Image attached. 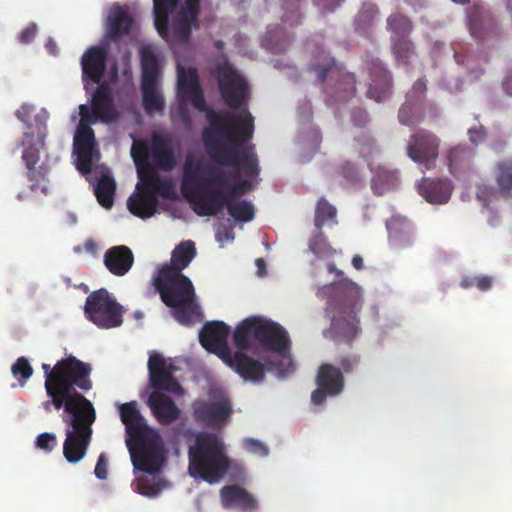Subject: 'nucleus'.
Listing matches in <instances>:
<instances>
[{"label": "nucleus", "mask_w": 512, "mask_h": 512, "mask_svg": "<svg viewBox=\"0 0 512 512\" xmlns=\"http://www.w3.org/2000/svg\"><path fill=\"white\" fill-rule=\"evenodd\" d=\"M189 100L195 109L206 113L208 126L203 130L202 137L210 159L217 165L233 167L248 178L259 174L258 159L254 145H245L254 133V118L246 110L242 120L234 113L209 108L201 86L182 97Z\"/></svg>", "instance_id": "f257e3e1"}, {"label": "nucleus", "mask_w": 512, "mask_h": 512, "mask_svg": "<svg viewBox=\"0 0 512 512\" xmlns=\"http://www.w3.org/2000/svg\"><path fill=\"white\" fill-rule=\"evenodd\" d=\"M226 176H232V173H226L221 168L208 167L200 158L187 157L183 164L182 194L198 216H214L226 207L235 221H252L255 209L250 201L232 198L222 190L209 189L212 185L224 186Z\"/></svg>", "instance_id": "f03ea898"}, {"label": "nucleus", "mask_w": 512, "mask_h": 512, "mask_svg": "<svg viewBox=\"0 0 512 512\" xmlns=\"http://www.w3.org/2000/svg\"><path fill=\"white\" fill-rule=\"evenodd\" d=\"M92 366L75 356H68L58 360L55 364V373L51 383L55 384L51 400L42 403L43 408L50 412L51 408L63 412L95 410L92 402L77 391L92 389L90 378Z\"/></svg>", "instance_id": "7ed1b4c3"}, {"label": "nucleus", "mask_w": 512, "mask_h": 512, "mask_svg": "<svg viewBox=\"0 0 512 512\" xmlns=\"http://www.w3.org/2000/svg\"><path fill=\"white\" fill-rule=\"evenodd\" d=\"M34 108L30 104H23L16 110L15 116L26 124L27 130L21 140L22 160L27 169L26 177L30 182L29 189L32 192L41 191L48 194V174L50 172L49 155L45 147V139L48 133L47 121L49 113L42 109L34 117V125L29 123Z\"/></svg>", "instance_id": "20e7f679"}, {"label": "nucleus", "mask_w": 512, "mask_h": 512, "mask_svg": "<svg viewBox=\"0 0 512 512\" xmlns=\"http://www.w3.org/2000/svg\"><path fill=\"white\" fill-rule=\"evenodd\" d=\"M153 285L162 302L173 309L172 315L181 325L191 326L202 320L193 283L183 273L160 268L153 279Z\"/></svg>", "instance_id": "39448f33"}, {"label": "nucleus", "mask_w": 512, "mask_h": 512, "mask_svg": "<svg viewBox=\"0 0 512 512\" xmlns=\"http://www.w3.org/2000/svg\"><path fill=\"white\" fill-rule=\"evenodd\" d=\"M188 472L194 479H201L210 485L221 481L231 467L226 447L214 433L203 432L196 436L189 448Z\"/></svg>", "instance_id": "423d86ee"}, {"label": "nucleus", "mask_w": 512, "mask_h": 512, "mask_svg": "<svg viewBox=\"0 0 512 512\" xmlns=\"http://www.w3.org/2000/svg\"><path fill=\"white\" fill-rule=\"evenodd\" d=\"M176 369L173 364H167L164 357L153 351L148 359L149 381L155 389L148 397V405L156 418L162 425H169L180 417V409L175 402L167 395L159 391L180 393L182 387L173 377L172 372Z\"/></svg>", "instance_id": "0eeeda50"}, {"label": "nucleus", "mask_w": 512, "mask_h": 512, "mask_svg": "<svg viewBox=\"0 0 512 512\" xmlns=\"http://www.w3.org/2000/svg\"><path fill=\"white\" fill-rule=\"evenodd\" d=\"M330 288L339 295L329 301L333 315L327 333L335 340L350 343L360 332L358 313L362 308V298L357 285L348 279L331 284Z\"/></svg>", "instance_id": "6e6552de"}, {"label": "nucleus", "mask_w": 512, "mask_h": 512, "mask_svg": "<svg viewBox=\"0 0 512 512\" xmlns=\"http://www.w3.org/2000/svg\"><path fill=\"white\" fill-rule=\"evenodd\" d=\"M256 341L265 351L284 356L290 350L287 331L277 322L252 316L244 319L235 329L233 342L239 350H247Z\"/></svg>", "instance_id": "1a4fd4ad"}, {"label": "nucleus", "mask_w": 512, "mask_h": 512, "mask_svg": "<svg viewBox=\"0 0 512 512\" xmlns=\"http://www.w3.org/2000/svg\"><path fill=\"white\" fill-rule=\"evenodd\" d=\"M140 183L138 196H131L127 205L129 211L142 219L150 218L157 211V195L171 198L174 194V184L170 178H163L151 165L139 169Z\"/></svg>", "instance_id": "9d476101"}, {"label": "nucleus", "mask_w": 512, "mask_h": 512, "mask_svg": "<svg viewBox=\"0 0 512 512\" xmlns=\"http://www.w3.org/2000/svg\"><path fill=\"white\" fill-rule=\"evenodd\" d=\"M61 419L66 425L63 455L69 463H78L84 458L90 445L96 411L62 412Z\"/></svg>", "instance_id": "9b49d317"}, {"label": "nucleus", "mask_w": 512, "mask_h": 512, "mask_svg": "<svg viewBox=\"0 0 512 512\" xmlns=\"http://www.w3.org/2000/svg\"><path fill=\"white\" fill-rule=\"evenodd\" d=\"M309 71L316 74L319 83L327 79L334 81V86L328 94L337 101H346L356 92L354 74L345 72L337 66L334 58L324 50H319L309 65Z\"/></svg>", "instance_id": "f8f14e48"}, {"label": "nucleus", "mask_w": 512, "mask_h": 512, "mask_svg": "<svg viewBox=\"0 0 512 512\" xmlns=\"http://www.w3.org/2000/svg\"><path fill=\"white\" fill-rule=\"evenodd\" d=\"M124 313V307L105 288L91 292L86 298L85 317L100 329L121 326Z\"/></svg>", "instance_id": "ddd939ff"}, {"label": "nucleus", "mask_w": 512, "mask_h": 512, "mask_svg": "<svg viewBox=\"0 0 512 512\" xmlns=\"http://www.w3.org/2000/svg\"><path fill=\"white\" fill-rule=\"evenodd\" d=\"M134 441L136 446L131 450L134 468L148 474L159 472L165 461V451L159 433L154 430Z\"/></svg>", "instance_id": "4468645a"}, {"label": "nucleus", "mask_w": 512, "mask_h": 512, "mask_svg": "<svg viewBox=\"0 0 512 512\" xmlns=\"http://www.w3.org/2000/svg\"><path fill=\"white\" fill-rule=\"evenodd\" d=\"M441 139L432 131L418 129L412 133L406 145L407 156L426 170L436 167Z\"/></svg>", "instance_id": "2eb2a0df"}, {"label": "nucleus", "mask_w": 512, "mask_h": 512, "mask_svg": "<svg viewBox=\"0 0 512 512\" xmlns=\"http://www.w3.org/2000/svg\"><path fill=\"white\" fill-rule=\"evenodd\" d=\"M87 120V116L82 113L73 141L74 153L77 156L76 166L82 174L90 173L93 162L100 157L94 131Z\"/></svg>", "instance_id": "dca6fc26"}, {"label": "nucleus", "mask_w": 512, "mask_h": 512, "mask_svg": "<svg viewBox=\"0 0 512 512\" xmlns=\"http://www.w3.org/2000/svg\"><path fill=\"white\" fill-rule=\"evenodd\" d=\"M82 113L87 116V122L91 124H95L98 120L103 123H112L117 120L118 112L111 88L107 83L98 84L91 98V108L86 104L79 106L80 119H82Z\"/></svg>", "instance_id": "f3484780"}, {"label": "nucleus", "mask_w": 512, "mask_h": 512, "mask_svg": "<svg viewBox=\"0 0 512 512\" xmlns=\"http://www.w3.org/2000/svg\"><path fill=\"white\" fill-rule=\"evenodd\" d=\"M317 389L311 394L314 405L323 404L328 396H337L344 389V376L342 371L332 364L324 363L318 368L316 375Z\"/></svg>", "instance_id": "a211bd4d"}, {"label": "nucleus", "mask_w": 512, "mask_h": 512, "mask_svg": "<svg viewBox=\"0 0 512 512\" xmlns=\"http://www.w3.org/2000/svg\"><path fill=\"white\" fill-rule=\"evenodd\" d=\"M218 84L221 97L230 109L239 110L246 106L249 97L248 86L237 71L232 69L223 71Z\"/></svg>", "instance_id": "6ab92c4d"}, {"label": "nucleus", "mask_w": 512, "mask_h": 512, "mask_svg": "<svg viewBox=\"0 0 512 512\" xmlns=\"http://www.w3.org/2000/svg\"><path fill=\"white\" fill-rule=\"evenodd\" d=\"M229 333L230 328L224 322H207L200 331L199 341L203 348L224 361L232 353L227 342Z\"/></svg>", "instance_id": "aec40b11"}, {"label": "nucleus", "mask_w": 512, "mask_h": 512, "mask_svg": "<svg viewBox=\"0 0 512 512\" xmlns=\"http://www.w3.org/2000/svg\"><path fill=\"white\" fill-rule=\"evenodd\" d=\"M366 69L370 77L367 96L376 102H381L391 95L392 75L378 58H367Z\"/></svg>", "instance_id": "412c9836"}, {"label": "nucleus", "mask_w": 512, "mask_h": 512, "mask_svg": "<svg viewBox=\"0 0 512 512\" xmlns=\"http://www.w3.org/2000/svg\"><path fill=\"white\" fill-rule=\"evenodd\" d=\"M192 407L195 422L212 428L223 425L232 412L231 405L226 399L196 401Z\"/></svg>", "instance_id": "4be33fe9"}, {"label": "nucleus", "mask_w": 512, "mask_h": 512, "mask_svg": "<svg viewBox=\"0 0 512 512\" xmlns=\"http://www.w3.org/2000/svg\"><path fill=\"white\" fill-rule=\"evenodd\" d=\"M108 53L104 47L92 46L81 57L82 79L99 84L104 77Z\"/></svg>", "instance_id": "5701e85b"}, {"label": "nucleus", "mask_w": 512, "mask_h": 512, "mask_svg": "<svg viewBox=\"0 0 512 512\" xmlns=\"http://www.w3.org/2000/svg\"><path fill=\"white\" fill-rule=\"evenodd\" d=\"M223 362L245 381L258 383L265 377L264 364L241 351L231 353Z\"/></svg>", "instance_id": "b1692460"}, {"label": "nucleus", "mask_w": 512, "mask_h": 512, "mask_svg": "<svg viewBox=\"0 0 512 512\" xmlns=\"http://www.w3.org/2000/svg\"><path fill=\"white\" fill-rule=\"evenodd\" d=\"M220 500L224 508L236 507L243 512H253L258 501L253 494L238 485H226L220 489Z\"/></svg>", "instance_id": "393cba45"}, {"label": "nucleus", "mask_w": 512, "mask_h": 512, "mask_svg": "<svg viewBox=\"0 0 512 512\" xmlns=\"http://www.w3.org/2000/svg\"><path fill=\"white\" fill-rule=\"evenodd\" d=\"M119 414L122 423L125 425L127 434L133 440L154 431L145 423L136 401L121 404L119 406Z\"/></svg>", "instance_id": "a878e982"}, {"label": "nucleus", "mask_w": 512, "mask_h": 512, "mask_svg": "<svg viewBox=\"0 0 512 512\" xmlns=\"http://www.w3.org/2000/svg\"><path fill=\"white\" fill-rule=\"evenodd\" d=\"M107 270L115 276L126 275L134 264V254L125 245H117L109 248L103 258Z\"/></svg>", "instance_id": "bb28decb"}, {"label": "nucleus", "mask_w": 512, "mask_h": 512, "mask_svg": "<svg viewBox=\"0 0 512 512\" xmlns=\"http://www.w3.org/2000/svg\"><path fill=\"white\" fill-rule=\"evenodd\" d=\"M418 191L429 203L445 204L451 197L453 185L448 179L423 178L418 184Z\"/></svg>", "instance_id": "cd10ccee"}, {"label": "nucleus", "mask_w": 512, "mask_h": 512, "mask_svg": "<svg viewBox=\"0 0 512 512\" xmlns=\"http://www.w3.org/2000/svg\"><path fill=\"white\" fill-rule=\"evenodd\" d=\"M151 166L156 170L171 171L176 165V159L168 137L154 135L150 147Z\"/></svg>", "instance_id": "c85d7f7f"}, {"label": "nucleus", "mask_w": 512, "mask_h": 512, "mask_svg": "<svg viewBox=\"0 0 512 512\" xmlns=\"http://www.w3.org/2000/svg\"><path fill=\"white\" fill-rule=\"evenodd\" d=\"M389 241L397 249L413 244L414 229L410 220L402 216H392L387 222Z\"/></svg>", "instance_id": "c756f323"}, {"label": "nucleus", "mask_w": 512, "mask_h": 512, "mask_svg": "<svg viewBox=\"0 0 512 512\" xmlns=\"http://www.w3.org/2000/svg\"><path fill=\"white\" fill-rule=\"evenodd\" d=\"M475 151L465 145H457L450 148L446 153V161L449 172L459 176L471 170Z\"/></svg>", "instance_id": "7c9ffc66"}, {"label": "nucleus", "mask_w": 512, "mask_h": 512, "mask_svg": "<svg viewBox=\"0 0 512 512\" xmlns=\"http://www.w3.org/2000/svg\"><path fill=\"white\" fill-rule=\"evenodd\" d=\"M192 25L198 27L197 18H192L185 10H179L171 25L168 24L169 36L165 40L179 43L187 42L191 36Z\"/></svg>", "instance_id": "2f4dec72"}, {"label": "nucleus", "mask_w": 512, "mask_h": 512, "mask_svg": "<svg viewBox=\"0 0 512 512\" xmlns=\"http://www.w3.org/2000/svg\"><path fill=\"white\" fill-rule=\"evenodd\" d=\"M133 18L122 8L111 11L108 16L106 37L109 40L117 41L122 36L128 35L133 26Z\"/></svg>", "instance_id": "473e14b6"}, {"label": "nucleus", "mask_w": 512, "mask_h": 512, "mask_svg": "<svg viewBox=\"0 0 512 512\" xmlns=\"http://www.w3.org/2000/svg\"><path fill=\"white\" fill-rule=\"evenodd\" d=\"M369 169L373 173L371 188L376 195H383L387 190L393 188L397 182V173L384 165L369 162Z\"/></svg>", "instance_id": "72a5a7b5"}, {"label": "nucleus", "mask_w": 512, "mask_h": 512, "mask_svg": "<svg viewBox=\"0 0 512 512\" xmlns=\"http://www.w3.org/2000/svg\"><path fill=\"white\" fill-rule=\"evenodd\" d=\"M180 0H153L154 24L157 32L163 39L169 36L168 19L178 7Z\"/></svg>", "instance_id": "f704fd0d"}, {"label": "nucleus", "mask_w": 512, "mask_h": 512, "mask_svg": "<svg viewBox=\"0 0 512 512\" xmlns=\"http://www.w3.org/2000/svg\"><path fill=\"white\" fill-rule=\"evenodd\" d=\"M196 255V247L193 241H183L175 247L171 256V264L164 265L161 268L172 269L176 273H182V271L188 267L193 258Z\"/></svg>", "instance_id": "c9c22d12"}, {"label": "nucleus", "mask_w": 512, "mask_h": 512, "mask_svg": "<svg viewBox=\"0 0 512 512\" xmlns=\"http://www.w3.org/2000/svg\"><path fill=\"white\" fill-rule=\"evenodd\" d=\"M426 103L420 100L408 99L402 104L398 112V120L402 125L413 127L420 124L425 117Z\"/></svg>", "instance_id": "e433bc0d"}, {"label": "nucleus", "mask_w": 512, "mask_h": 512, "mask_svg": "<svg viewBox=\"0 0 512 512\" xmlns=\"http://www.w3.org/2000/svg\"><path fill=\"white\" fill-rule=\"evenodd\" d=\"M226 173H232V176L225 177L224 186H210V190H222L230 197L239 199L246 194L252 188L251 181L249 179H240L238 172L225 171Z\"/></svg>", "instance_id": "4c0bfd02"}, {"label": "nucleus", "mask_w": 512, "mask_h": 512, "mask_svg": "<svg viewBox=\"0 0 512 512\" xmlns=\"http://www.w3.org/2000/svg\"><path fill=\"white\" fill-rule=\"evenodd\" d=\"M116 182L108 173H103L94 187V193L99 204L109 209L114 204Z\"/></svg>", "instance_id": "58836bf2"}, {"label": "nucleus", "mask_w": 512, "mask_h": 512, "mask_svg": "<svg viewBox=\"0 0 512 512\" xmlns=\"http://www.w3.org/2000/svg\"><path fill=\"white\" fill-rule=\"evenodd\" d=\"M495 181L499 193L511 196L512 193V158H506L496 163Z\"/></svg>", "instance_id": "ea45409f"}, {"label": "nucleus", "mask_w": 512, "mask_h": 512, "mask_svg": "<svg viewBox=\"0 0 512 512\" xmlns=\"http://www.w3.org/2000/svg\"><path fill=\"white\" fill-rule=\"evenodd\" d=\"M142 83H157L159 65L157 57L149 48L141 50Z\"/></svg>", "instance_id": "a19ab883"}, {"label": "nucleus", "mask_w": 512, "mask_h": 512, "mask_svg": "<svg viewBox=\"0 0 512 512\" xmlns=\"http://www.w3.org/2000/svg\"><path fill=\"white\" fill-rule=\"evenodd\" d=\"M143 95V108L148 114L160 112L164 109V100L157 90V83H141Z\"/></svg>", "instance_id": "79ce46f5"}, {"label": "nucleus", "mask_w": 512, "mask_h": 512, "mask_svg": "<svg viewBox=\"0 0 512 512\" xmlns=\"http://www.w3.org/2000/svg\"><path fill=\"white\" fill-rule=\"evenodd\" d=\"M355 148L359 156L367 162H375V159L380 155V149L376 144L375 139L369 134H361L355 138Z\"/></svg>", "instance_id": "37998d69"}, {"label": "nucleus", "mask_w": 512, "mask_h": 512, "mask_svg": "<svg viewBox=\"0 0 512 512\" xmlns=\"http://www.w3.org/2000/svg\"><path fill=\"white\" fill-rule=\"evenodd\" d=\"M387 29L391 32V37L409 36L413 30V24L410 18L400 12L390 14L386 21Z\"/></svg>", "instance_id": "c03bdc74"}, {"label": "nucleus", "mask_w": 512, "mask_h": 512, "mask_svg": "<svg viewBox=\"0 0 512 512\" xmlns=\"http://www.w3.org/2000/svg\"><path fill=\"white\" fill-rule=\"evenodd\" d=\"M177 76H178L177 89H178V94L181 98L192 91V88L194 87V80H195V89L200 86L198 73L195 68H189L186 71V69L184 67H182L181 65H178Z\"/></svg>", "instance_id": "a18cd8bd"}, {"label": "nucleus", "mask_w": 512, "mask_h": 512, "mask_svg": "<svg viewBox=\"0 0 512 512\" xmlns=\"http://www.w3.org/2000/svg\"><path fill=\"white\" fill-rule=\"evenodd\" d=\"M391 48L395 58L403 63H408L415 53L414 44L409 36L391 37Z\"/></svg>", "instance_id": "49530a36"}, {"label": "nucleus", "mask_w": 512, "mask_h": 512, "mask_svg": "<svg viewBox=\"0 0 512 512\" xmlns=\"http://www.w3.org/2000/svg\"><path fill=\"white\" fill-rule=\"evenodd\" d=\"M337 215V209L330 204L325 197H321L315 208L314 223L317 229H321L329 220H334Z\"/></svg>", "instance_id": "de8ad7c7"}, {"label": "nucleus", "mask_w": 512, "mask_h": 512, "mask_svg": "<svg viewBox=\"0 0 512 512\" xmlns=\"http://www.w3.org/2000/svg\"><path fill=\"white\" fill-rule=\"evenodd\" d=\"M13 376L19 381L20 385L26 384L33 374V368L25 357H19L11 367Z\"/></svg>", "instance_id": "09e8293b"}, {"label": "nucleus", "mask_w": 512, "mask_h": 512, "mask_svg": "<svg viewBox=\"0 0 512 512\" xmlns=\"http://www.w3.org/2000/svg\"><path fill=\"white\" fill-rule=\"evenodd\" d=\"M284 14L282 19L291 26L297 25L301 20L300 0H282Z\"/></svg>", "instance_id": "8fccbe9b"}, {"label": "nucleus", "mask_w": 512, "mask_h": 512, "mask_svg": "<svg viewBox=\"0 0 512 512\" xmlns=\"http://www.w3.org/2000/svg\"><path fill=\"white\" fill-rule=\"evenodd\" d=\"M131 155L137 166L138 173L139 169H142L147 165H151V163L148 161V158L150 157V148L146 145V143L135 142L131 148Z\"/></svg>", "instance_id": "3c124183"}, {"label": "nucleus", "mask_w": 512, "mask_h": 512, "mask_svg": "<svg viewBox=\"0 0 512 512\" xmlns=\"http://www.w3.org/2000/svg\"><path fill=\"white\" fill-rule=\"evenodd\" d=\"M137 491L144 496L154 497L161 491L158 483H155L147 478H139L137 481Z\"/></svg>", "instance_id": "603ef678"}, {"label": "nucleus", "mask_w": 512, "mask_h": 512, "mask_svg": "<svg viewBox=\"0 0 512 512\" xmlns=\"http://www.w3.org/2000/svg\"><path fill=\"white\" fill-rule=\"evenodd\" d=\"M360 364V357L357 354H346L340 357L339 365L342 374H350L357 370Z\"/></svg>", "instance_id": "864d4df0"}, {"label": "nucleus", "mask_w": 512, "mask_h": 512, "mask_svg": "<svg viewBox=\"0 0 512 512\" xmlns=\"http://www.w3.org/2000/svg\"><path fill=\"white\" fill-rule=\"evenodd\" d=\"M35 445L45 452H51L57 445V438L53 433L44 432L37 436Z\"/></svg>", "instance_id": "5fc2aeb1"}, {"label": "nucleus", "mask_w": 512, "mask_h": 512, "mask_svg": "<svg viewBox=\"0 0 512 512\" xmlns=\"http://www.w3.org/2000/svg\"><path fill=\"white\" fill-rule=\"evenodd\" d=\"M244 448L246 451L258 455V456H267L268 448L259 440L248 438L244 440Z\"/></svg>", "instance_id": "6e6d98bb"}, {"label": "nucleus", "mask_w": 512, "mask_h": 512, "mask_svg": "<svg viewBox=\"0 0 512 512\" xmlns=\"http://www.w3.org/2000/svg\"><path fill=\"white\" fill-rule=\"evenodd\" d=\"M425 93H426V82L424 79H418L411 90L407 93L408 99L420 100V102L425 103Z\"/></svg>", "instance_id": "4d7b16f0"}, {"label": "nucleus", "mask_w": 512, "mask_h": 512, "mask_svg": "<svg viewBox=\"0 0 512 512\" xmlns=\"http://www.w3.org/2000/svg\"><path fill=\"white\" fill-rule=\"evenodd\" d=\"M497 196V191L488 185H480L476 191V197L478 200L483 202L484 206L488 205V202L495 199Z\"/></svg>", "instance_id": "13d9d810"}, {"label": "nucleus", "mask_w": 512, "mask_h": 512, "mask_svg": "<svg viewBox=\"0 0 512 512\" xmlns=\"http://www.w3.org/2000/svg\"><path fill=\"white\" fill-rule=\"evenodd\" d=\"M42 369L44 371L45 376V391L47 396L49 397V400H51L53 390L55 387V384L51 383V380L53 379V374L55 373V365L53 366V368H51L49 364H42Z\"/></svg>", "instance_id": "bf43d9fd"}, {"label": "nucleus", "mask_w": 512, "mask_h": 512, "mask_svg": "<svg viewBox=\"0 0 512 512\" xmlns=\"http://www.w3.org/2000/svg\"><path fill=\"white\" fill-rule=\"evenodd\" d=\"M37 33V25L35 23H30L26 26L18 36V39L23 44H30L35 39Z\"/></svg>", "instance_id": "052dcab7"}, {"label": "nucleus", "mask_w": 512, "mask_h": 512, "mask_svg": "<svg viewBox=\"0 0 512 512\" xmlns=\"http://www.w3.org/2000/svg\"><path fill=\"white\" fill-rule=\"evenodd\" d=\"M107 468H108V463H107L106 456L104 453H101L98 457V460H97V463H96V466L94 469L95 476L100 480H105L108 475Z\"/></svg>", "instance_id": "680f3d73"}, {"label": "nucleus", "mask_w": 512, "mask_h": 512, "mask_svg": "<svg viewBox=\"0 0 512 512\" xmlns=\"http://www.w3.org/2000/svg\"><path fill=\"white\" fill-rule=\"evenodd\" d=\"M234 237L235 234L232 226L221 225L216 232V238L219 242L233 241Z\"/></svg>", "instance_id": "e2e57ef3"}, {"label": "nucleus", "mask_w": 512, "mask_h": 512, "mask_svg": "<svg viewBox=\"0 0 512 512\" xmlns=\"http://www.w3.org/2000/svg\"><path fill=\"white\" fill-rule=\"evenodd\" d=\"M468 136L469 140L477 145L480 142H483L486 138V131L483 126H480L479 128H470L468 130Z\"/></svg>", "instance_id": "0e129e2a"}, {"label": "nucleus", "mask_w": 512, "mask_h": 512, "mask_svg": "<svg viewBox=\"0 0 512 512\" xmlns=\"http://www.w3.org/2000/svg\"><path fill=\"white\" fill-rule=\"evenodd\" d=\"M493 277L487 275L476 276L475 287L480 291L485 292L492 288Z\"/></svg>", "instance_id": "69168bd1"}, {"label": "nucleus", "mask_w": 512, "mask_h": 512, "mask_svg": "<svg viewBox=\"0 0 512 512\" xmlns=\"http://www.w3.org/2000/svg\"><path fill=\"white\" fill-rule=\"evenodd\" d=\"M352 121L356 126L362 127L368 122V114L365 110L354 109L351 115Z\"/></svg>", "instance_id": "338daca9"}, {"label": "nucleus", "mask_w": 512, "mask_h": 512, "mask_svg": "<svg viewBox=\"0 0 512 512\" xmlns=\"http://www.w3.org/2000/svg\"><path fill=\"white\" fill-rule=\"evenodd\" d=\"M184 3L185 8H182L181 10L188 12L192 18H198L200 13V0H184Z\"/></svg>", "instance_id": "774afa93"}]
</instances>
